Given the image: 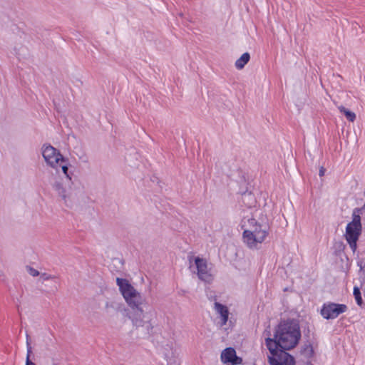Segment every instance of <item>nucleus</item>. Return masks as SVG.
I'll return each instance as SVG.
<instances>
[{
	"mask_svg": "<svg viewBox=\"0 0 365 365\" xmlns=\"http://www.w3.org/2000/svg\"><path fill=\"white\" fill-rule=\"evenodd\" d=\"M61 168H62V171L65 174L66 178L68 180H71V178L69 174L68 173V168L66 165H62Z\"/></svg>",
	"mask_w": 365,
	"mask_h": 365,
	"instance_id": "18",
	"label": "nucleus"
},
{
	"mask_svg": "<svg viewBox=\"0 0 365 365\" xmlns=\"http://www.w3.org/2000/svg\"><path fill=\"white\" fill-rule=\"evenodd\" d=\"M285 350H280L279 354L277 356L281 361L282 365H294V358L289 354L284 351Z\"/></svg>",
	"mask_w": 365,
	"mask_h": 365,
	"instance_id": "12",
	"label": "nucleus"
},
{
	"mask_svg": "<svg viewBox=\"0 0 365 365\" xmlns=\"http://www.w3.org/2000/svg\"><path fill=\"white\" fill-rule=\"evenodd\" d=\"M221 360L223 363H230L232 365L241 364L242 359L236 355L233 348H226L221 354Z\"/></svg>",
	"mask_w": 365,
	"mask_h": 365,
	"instance_id": "9",
	"label": "nucleus"
},
{
	"mask_svg": "<svg viewBox=\"0 0 365 365\" xmlns=\"http://www.w3.org/2000/svg\"><path fill=\"white\" fill-rule=\"evenodd\" d=\"M51 185L58 197H61L66 205H68V202H71V194L67 186L63 185L60 178L56 177L53 178V182H51Z\"/></svg>",
	"mask_w": 365,
	"mask_h": 365,
	"instance_id": "8",
	"label": "nucleus"
},
{
	"mask_svg": "<svg viewBox=\"0 0 365 365\" xmlns=\"http://www.w3.org/2000/svg\"><path fill=\"white\" fill-rule=\"evenodd\" d=\"M80 159L82 160L83 162H88V158L85 153H83L82 155L80 156Z\"/></svg>",
	"mask_w": 365,
	"mask_h": 365,
	"instance_id": "21",
	"label": "nucleus"
},
{
	"mask_svg": "<svg viewBox=\"0 0 365 365\" xmlns=\"http://www.w3.org/2000/svg\"><path fill=\"white\" fill-rule=\"evenodd\" d=\"M215 309L221 317L220 326H224L228 320L229 311L227 307L219 302H215Z\"/></svg>",
	"mask_w": 365,
	"mask_h": 365,
	"instance_id": "11",
	"label": "nucleus"
},
{
	"mask_svg": "<svg viewBox=\"0 0 365 365\" xmlns=\"http://www.w3.org/2000/svg\"><path fill=\"white\" fill-rule=\"evenodd\" d=\"M361 210L359 208L354 210L352 221L348 223L346 227L345 237L353 252L356 250V242L361 232Z\"/></svg>",
	"mask_w": 365,
	"mask_h": 365,
	"instance_id": "4",
	"label": "nucleus"
},
{
	"mask_svg": "<svg viewBox=\"0 0 365 365\" xmlns=\"http://www.w3.org/2000/svg\"><path fill=\"white\" fill-rule=\"evenodd\" d=\"M274 336L279 340L282 349L290 350L297 345L301 338L299 326L294 321L281 322L274 332Z\"/></svg>",
	"mask_w": 365,
	"mask_h": 365,
	"instance_id": "2",
	"label": "nucleus"
},
{
	"mask_svg": "<svg viewBox=\"0 0 365 365\" xmlns=\"http://www.w3.org/2000/svg\"><path fill=\"white\" fill-rule=\"evenodd\" d=\"M28 272L33 277H36V276H38L39 274L38 271H37L36 269H34L32 267H29L28 268Z\"/></svg>",
	"mask_w": 365,
	"mask_h": 365,
	"instance_id": "19",
	"label": "nucleus"
},
{
	"mask_svg": "<svg viewBox=\"0 0 365 365\" xmlns=\"http://www.w3.org/2000/svg\"><path fill=\"white\" fill-rule=\"evenodd\" d=\"M339 110L341 113L344 114L347 120L350 122H354L355 120L356 114L354 112L347 110L344 106H339Z\"/></svg>",
	"mask_w": 365,
	"mask_h": 365,
	"instance_id": "14",
	"label": "nucleus"
},
{
	"mask_svg": "<svg viewBox=\"0 0 365 365\" xmlns=\"http://www.w3.org/2000/svg\"><path fill=\"white\" fill-rule=\"evenodd\" d=\"M346 310L347 307L345 304L328 303L323 305L321 314L327 319H332L344 313Z\"/></svg>",
	"mask_w": 365,
	"mask_h": 365,
	"instance_id": "7",
	"label": "nucleus"
},
{
	"mask_svg": "<svg viewBox=\"0 0 365 365\" xmlns=\"http://www.w3.org/2000/svg\"><path fill=\"white\" fill-rule=\"evenodd\" d=\"M193 260L198 278L206 283L212 282L214 277L210 269L208 268L206 259L196 257Z\"/></svg>",
	"mask_w": 365,
	"mask_h": 365,
	"instance_id": "6",
	"label": "nucleus"
},
{
	"mask_svg": "<svg viewBox=\"0 0 365 365\" xmlns=\"http://www.w3.org/2000/svg\"><path fill=\"white\" fill-rule=\"evenodd\" d=\"M275 356H268V361L270 365H282L281 362H279V361L274 358Z\"/></svg>",
	"mask_w": 365,
	"mask_h": 365,
	"instance_id": "16",
	"label": "nucleus"
},
{
	"mask_svg": "<svg viewBox=\"0 0 365 365\" xmlns=\"http://www.w3.org/2000/svg\"><path fill=\"white\" fill-rule=\"evenodd\" d=\"M42 155L46 163L52 168H56L59 162H64L65 158L61 153L51 145H43Z\"/></svg>",
	"mask_w": 365,
	"mask_h": 365,
	"instance_id": "5",
	"label": "nucleus"
},
{
	"mask_svg": "<svg viewBox=\"0 0 365 365\" xmlns=\"http://www.w3.org/2000/svg\"><path fill=\"white\" fill-rule=\"evenodd\" d=\"M116 283L125 301L132 309L130 319L132 320L133 325L143 327L144 319L152 311L151 309H149L147 301L126 279L118 277Z\"/></svg>",
	"mask_w": 365,
	"mask_h": 365,
	"instance_id": "1",
	"label": "nucleus"
},
{
	"mask_svg": "<svg viewBox=\"0 0 365 365\" xmlns=\"http://www.w3.org/2000/svg\"><path fill=\"white\" fill-rule=\"evenodd\" d=\"M325 170L323 167L319 170V176H323L324 175Z\"/></svg>",
	"mask_w": 365,
	"mask_h": 365,
	"instance_id": "22",
	"label": "nucleus"
},
{
	"mask_svg": "<svg viewBox=\"0 0 365 365\" xmlns=\"http://www.w3.org/2000/svg\"><path fill=\"white\" fill-rule=\"evenodd\" d=\"M265 344L272 356H278L280 353V350H282L280 348V344H279V340L276 339L274 336L273 339L270 337L266 338Z\"/></svg>",
	"mask_w": 365,
	"mask_h": 365,
	"instance_id": "10",
	"label": "nucleus"
},
{
	"mask_svg": "<svg viewBox=\"0 0 365 365\" xmlns=\"http://www.w3.org/2000/svg\"><path fill=\"white\" fill-rule=\"evenodd\" d=\"M31 347L28 349V353L26 360V365H36V364L30 360Z\"/></svg>",
	"mask_w": 365,
	"mask_h": 365,
	"instance_id": "17",
	"label": "nucleus"
},
{
	"mask_svg": "<svg viewBox=\"0 0 365 365\" xmlns=\"http://www.w3.org/2000/svg\"><path fill=\"white\" fill-rule=\"evenodd\" d=\"M54 277L53 276H51V275H49V274H47L46 273H43L41 275V277L40 279L42 280V281H46V280H48V279H53Z\"/></svg>",
	"mask_w": 365,
	"mask_h": 365,
	"instance_id": "20",
	"label": "nucleus"
},
{
	"mask_svg": "<svg viewBox=\"0 0 365 365\" xmlns=\"http://www.w3.org/2000/svg\"><path fill=\"white\" fill-rule=\"evenodd\" d=\"M250 56L249 53L246 52L244 53L240 58H238L235 62V66L237 69H242L250 61Z\"/></svg>",
	"mask_w": 365,
	"mask_h": 365,
	"instance_id": "13",
	"label": "nucleus"
},
{
	"mask_svg": "<svg viewBox=\"0 0 365 365\" xmlns=\"http://www.w3.org/2000/svg\"><path fill=\"white\" fill-rule=\"evenodd\" d=\"M353 294L354 296V298L356 299L357 304L359 306H361L363 304V300H362V298L361 296V292H360V289L359 287H354Z\"/></svg>",
	"mask_w": 365,
	"mask_h": 365,
	"instance_id": "15",
	"label": "nucleus"
},
{
	"mask_svg": "<svg viewBox=\"0 0 365 365\" xmlns=\"http://www.w3.org/2000/svg\"><path fill=\"white\" fill-rule=\"evenodd\" d=\"M113 307V304H110L109 302H106V309L108 311L109 308Z\"/></svg>",
	"mask_w": 365,
	"mask_h": 365,
	"instance_id": "23",
	"label": "nucleus"
},
{
	"mask_svg": "<svg viewBox=\"0 0 365 365\" xmlns=\"http://www.w3.org/2000/svg\"><path fill=\"white\" fill-rule=\"evenodd\" d=\"M189 261H190V267L192 268V258H190L189 259Z\"/></svg>",
	"mask_w": 365,
	"mask_h": 365,
	"instance_id": "24",
	"label": "nucleus"
},
{
	"mask_svg": "<svg viewBox=\"0 0 365 365\" xmlns=\"http://www.w3.org/2000/svg\"><path fill=\"white\" fill-rule=\"evenodd\" d=\"M244 226L246 227L243 232L244 242L250 249L257 248V245L262 244L268 235V225L249 218L244 221Z\"/></svg>",
	"mask_w": 365,
	"mask_h": 365,
	"instance_id": "3",
	"label": "nucleus"
}]
</instances>
